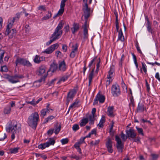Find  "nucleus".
<instances>
[{
  "label": "nucleus",
  "mask_w": 160,
  "mask_h": 160,
  "mask_svg": "<svg viewBox=\"0 0 160 160\" xmlns=\"http://www.w3.org/2000/svg\"><path fill=\"white\" fill-rule=\"evenodd\" d=\"M40 121V117L38 112H34L29 116L27 123L29 126L34 129H36L38 123Z\"/></svg>",
  "instance_id": "1"
},
{
  "label": "nucleus",
  "mask_w": 160,
  "mask_h": 160,
  "mask_svg": "<svg viewBox=\"0 0 160 160\" xmlns=\"http://www.w3.org/2000/svg\"><path fill=\"white\" fill-rule=\"evenodd\" d=\"M21 130V125L15 120H13L9 123L6 128V130L8 132H15Z\"/></svg>",
  "instance_id": "2"
},
{
  "label": "nucleus",
  "mask_w": 160,
  "mask_h": 160,
  "mask_svg": "<svg viewBox=\"0 0 160 160\" xmlns=\"http://www.w3.org/2000/svg\"><path fill=\"white\" fill-rule=\"evenodd\" d=\"M63 26V23L61 21L56 28L53 33L52 35V37H53L57 40L62 36V29Z\"/></svg>",
  "instance_id": "3"
},
{
  "label": "nucleus",
  "mask_w": 160,
  "mask_h": 160,
  "mask_svg": "<svg viewBox=\"0 0 160 160\" xmlns=\"http://www.w3.org/2000/svg\"><path fill=\"white\" fill-rule=\"evenodd\" d=\"M48 70H47L46 68L45 65L40 66L37 72V74L38 76H41V78L44 81L48 75Z\"/></svg>",
  "instance_id": "4"
},
{
  "label": "nucleus",
  "mask_w": 160,
  "mask_h": 160,
  "mask_svg": "<svg viewBox=\"0 0 160 160\" xmlns=\"http://www.w3.org/2000/svg\"><path fill=\"white\" fill-rule=\"evenodd\" d=\"M55 142V140L53 138H50L48 141L46 142L41 144L38 146V148L39 149H43L49 147L50 145H53Z\"/></svg>",
  "instance_id": "5"
},
{
  "label": "nucleus",
  "mask_w": 160,
  "mask_h": 160,
  "mask_svg": "<svg viewBox=\"0 0 160 160\" xmlns=\"http://www.w3.org/2000/svg\"><path fill=\"white\" fill-rule=\"evenodd\" d=\"M119 86L117 84L113 85L111 88V93L114 97H117L120 94Z\"/></svg>",
  "instance_id": "6"
},
{
  "label": "nucleus",
  "mask_w": 160,
  "mask_h": 160,
  "mask_svg": "<svg viewBox=\"0 0 160 160\" xmlns=\"http://www.w3.org/2000/svg\"><path fill=\"white\" fill-rule=\"evenodd\" d=\"M59 46L58 44L57 43L54 44L47 48L42 51V53L50 54L51 53L55 50L57 49Z\"/></svg>",
  "instance_id": "7"
},
{
  "label": "nucleus",
  "mask_w": 160,
  "mask_h": 160,
  "mask_svg": "<svg viewBox=\"0 0 160 160\" xmlns=\"http://www.w3.org/2000/svg\"><path fill=\"white\" fill-rule=\"evenodd\" d=\"M15 63L16 66H17L18 64H22L28 67H30L32 66L31 64L29 61L20 58H17L16 61Z\"/></svg>",
  "instance_id": "8"
},
{
  "label": "nucleus",
  "mask_w": 160,
  "mask_h": 160,
  "mask_svg": "<svg viewBox=\"0 0 160 160\" xmlns=\"http://www.w3.org/2000/svg\"><path fill=\"white\" fill-rule=\"evenodd\" d=\"M105 97L99 93H98L96 96L95 98L94 99L93 104L96 105L98 103L99 101L100 103H103L105 101Z\"/></svg>",
  "instance_id": "9"
},
{
  "label": "nucleus",
  "mask_w": 160,
  "mask_h": 160,
  "mask_svg": "<svg viewBox=\"0 0 160 160\" xmlns=\"http://www.w3.org/2000/svg\"><path fill=\"white\" fill-rule=\"evenodd\" d=\"M16 17H14L12 18H10L9 19L8 21V24L7 26V29L5 32V34L6 35H8L9 34V30L12 28V27L14 21Z\"/></svg>",
  "instance_id": "10"
},
{
  "label": "nucleus",
  "mask_w": 160,
  "mask_h": 160,
  "mask_svg": "<svg viewBox=\"0 0 160 160\" xmlns=\"http://www.w3.org/2000/svg\"><path fill=\"white\" fill-rule=\"evenodd\" d=\"M115 140L117 142V147L119 152H122L123 148V143L122 142L121 139L118 136L115 137Z\"/></svg>",
  "instance_id": "11"
},
{
  "label": "nucleus",
  "mask_w": 160,
  "mask_h": 160,
  "mask_svg": "<svg viewBox=\"0 0 160 160\" xmlns=\"http://www.w3.org/2000/svg\"><path fill=\"white\" fill-rule=\"evenodd\" d=\"M114 72V70L112 68H111L108 72V74L107 75V78L108 80H107L106 82V86L109 85L110 83L112 81V78L113 76V72Z\"/></svg>",
  "instance_id": "12"
},
{
  "label": "nucleus",
  "mask_w": 160,
  "mask_h": 160,
  "mask_svg": "<svg viewBox=\"0 0 160 160\" xmlns=\"http://www.w3.org/2000/svg\"><path fill=\"white\" fill-rule=\"evenodd\" d=\"M76 93V92L74 89L70 90L68 92L67 96V104H68L71 100H72Z\"/></svg>",
  "instance_id": "13"
},
{
  "label": "nucleus",
  "mask_w": 160,
  "mask_h": 160,
  "mask_svg": "<svg viewBox=\"0 0 160 160\" xmlns=\"http://www.w3.org/2000/svg\"><path fill=\"white\" fill-rule=\"evenodd\" d=\"M107 141L106 143V146L108 152L112 153L113 152L112 147V141L110 138H107Z\"/></svg>",
  "instance_id": "14"
},
{
  "label": "nucleus",
  "mask_w": 160,
  "mask_h": 160,
  "mask_svg": "<svg viewBox=\"0 0 160 160\" xmlns=\"http://www.w3.org/2000/svg\"><path fill=\"white\" fill-rule=\"evenodd\" d=\"M126 132L127 136L129 138H134L137 135L135 130L132 128L126 130Z\"/></svg>",
  "instance_id": "15"
},
{
  "label": "nucleus",
  "mask_w": 160,
  "mask_h": 160,
  "mask_svg": "<svg viewBox=\"0 0 160 160\" xmlns=\"http://www.w3.org/2000/svg\"><path fill=\"white\" fill-rule=\"evenodd\" d=\"M50 110H52L51 109H50L49 107V105L47 106L46 108L42 109L41 111V116L44 117L46 115L47 113H48L50 112Z\"/></svg>",
  "instance_id": "16"
},
{
  "label": "nucleus",
  "mask_w": 160,
  "mask_h": 160,
  "mask_svg": "<svg viewBox=\"0 0 160 160\" xmlns=\"http://www.w3.org/2000/svg\"><path fill=\"white\" fill-rule=\"evenodd\" d=\"M45 59V58L43 56L40 57L39 56L36 55L34 59V62L37 63H39L41 61Z\"/></svg>",
  "instance_id": "17"
},
{
  "label": "nucleus",
  "mask_w": 160,
  "mask_h": 160,
  "mask_svg": "<svg viewBox=\"0 0 160 160\" xmlns=\"http://www.w3.org/2000/svg\"><path fill=\"white\" fill-rule=\"evenodd\" d=\"M59 68L61 71H64L66 70L67 68L65 62L64 60L59 62Z\"/></svg>",
  "instance_id": "18"
},
{
  "label": "nucleus",
  "mask_w": 160,
  "mask_h": 160,
  "mask_svg": "<svg viewBox=\"0 0 160 160\" xmlns=\"http://www.w3.org/2000/svg\"><path fill=\"white\" fill-rule=\"evenodd\" d=\"M80 106V100L78 99H76L75 101L69 106V108H77Z\"/></svg>",
  "instance_id": "19"
},
{
  "label": "nucleus",
  "mask_w": 160,
  "mask_h": 160,
  "mask_svg": "<svg viewBox=\"0 0 160 160\" xmlns=\"http://www.w3.org/2000/svg\"><path fill=\"white\" fill-rule=\"evenodd\" d=\"M146 108L144 105L142 103H139L137 109V111L138 112H142L145 110Z\"/></svg>",
  "instance_id": "20"
},
{
  "label": "nucleus",
  "mask_w": 160,
  "mask_h": 160,
  "mask_svg": "<svg viewBox=\"0 0 160 160\" xmlns=\"http://www.w3.org/2000/svg\"><path fill=\"white\" fill-rule=\"evenodd\" d=\"M8 81L12 83H16L20 82V81L17 79L15 75L13 76H10L8 78Z\"/></svg>",
  "instance_id": "21"
},
{
  "label": "nucleus",
  "mask_w": 160,
  "mask_h": 160,
  "mask_svg": "<svg viewBox=\"0 0 160 160\" xmlns=\"http://www.w3.org/2000/svg\"><path fill=\"white\" fill-rule=\"evenodd\" d=\"M87 22L86 21L85 22L84 24L83 25V28H84L83 34L84 35V38H87L88 36V30L87 28Z\"/></svg>",
  "instance_id": "22"
},
{
  "label": "nucleus",
  "mask_w": 160,
  "mask_h": 160,
  "mask_svg": "<svg viewBox=\"0 0 160 160\" xmlns=\"http://www.w3.org/2000/svg\"><path fill=\"white\" fill-rule=\"evenodd\" d=\"M94 68H93L91 72L89 74L88 79H89V82H88V86H90L91 83L92 82V78L94 77Z\"/></svg>",
  "instance_id": "23"
},
{
  "label": "nucleus",
  "mask_w": 160,
  "mask_h": 160,
  "mask_svg": "<svg viewBox=\"0 0 160 160\" xmlns=\"http://www.w3.org/2000/svg\"><path fill=\"white\" fill-rule=\"evenodd\" d=\"M79 25L78 23H74L73 25V27L71 28L72 33L74 34L79 29Z\"/></svg>",
  "instance_id": "24"
},
{
  "label": "nucleus",
  "mask_w": 160,
  "mask_h": 160,
  "mask_svg": "<svg viewBox=\"0 0 160 160\" xmlns=\"http://www.w3.org/2000/svg\"><path fill=\"white\" fill-rule=\"evenodd\" d=\"M113 109L114 107L113 106L108 107L107 114L109 116L111 117L113 116Z\"/></svg>",
  "instance_id": "25"
},
{
  "label": "nucleus",
  "mask_w": 160,
  "mask_h": 160,
  "mask_svg": "<svg viewBox=\"0 0 160 160\" xmlns=\"http://www.w3.org/2000/svg\"><path fill=\"white\" fill-rule=\"evenodd\" d=\"M69 76L68 75H65L62 77L57 82L58 84H60L62 82H64L67 80Z\"/></svg>",
  "instance_id": "26"
},
{
  "label": "nucleus",
  "mask_w": 160,
  "mask_h": 160,
  "mask_svg": "<svg viewBox=\"0 0 160 160\" xmlns=\"http://www.w3.org/2000/svg\"><path fill=\"white\" fill-rule=\"evenodd\" d=\"M118 40H120L122 42H123L124 40V38L121 29L118 32Z\"/></svg>",
  "instance_id": "27"
},
{
  "label": "nucleus",
  "mask_w": 160,
  "mask_h": 160,
  "mask_svg": "<svg viewBox=\"0 0 160 160\" xmlns=\"http://www.w3.org/2000/svg\"><path fill=\"white\" fill-rule=\"evenodd\" d=\"M84 140L85 138H83V137H81L79 141L75 144L74 146L80 147L81 144L85 142Z\"/></svg>",
  "instance_id": "28"
},
{
  "label": "nucleus",
  "mask_w": 160,
  "mask_h": 160,
  "mask_svg": "<svg viewBox=\"0 0 160 160\" xmlns=\"http://www.w3.org/2000/svg\"><path fill=\"white\" fill-rule=\"evenodd\" d=\"M105 122V117L104 116H102L101 119H100L99 123L98 125V126L99 128H102L103 126V124Z\"/></svg>",
  "instance_id": "29"
},
{
  "label": "nucleus",
  "mask_w": 160,
  "mask_h": 160,
  "mask_svg": "<svg viewBox=\"0 0 160 160\" xmlns=\"http://www.w3.org/2000/svg\"><path fill=\"white\" fill-rule=\"evenodd\" d=\"M16 30L14 29H12L10 31L9 30V34L8 35H9V38H12L13 37L15 36L16 34Z\"/></svg>",
  "instance_id": "30"
},
{
  "label": "nucleus",
  "mask_w": 160,
  "mask_h": 160,
  "mask_svg": "<svg viewBox=\"0 0 160 160\" xmlns=\"http://www.w3.org/2000/svg\"><path fill=\"white\" fill-rule=\"evenodd\" d=\"M88 118H83L81 120L80 125L81 127L84 126L88 122Z\"/></svg>",
  "instance_id": "31"
},
{
  "label": "nucleus",
  "mask_w": 160,
  "mask_h": 160,
  "mask_svg": "<svg viewBox=\"0 0 160 160\" xmlns=\"http://www.w3.org/2000/svg\"><path fill=\"white\" fill-rule=\"evenodd\" d=\"M42 81L44 82L43 79L42 78H41L38 80L35 81L33 83V86L36 87H39L41 85V83Z\"/></svg>",
  "instance_id": "32"
},
{
  "label": "nucleus",
  "mask_w": 160,
  "mask_h": 160,
  "mask_svg": "<svg viewBox=\"0 0 160 160\" xmlns=\"http://www.w3.org/2000/svg\"><path fill=\"white\" fill-rule=\"evenodd\" d=\"M52 16V14L50 12H48V13L45 16L43 17L42 18V21L48 20Z\"/></svg>",
  "instance_id": "33"
},
{
  "label": "nucleus",
  "mask_w": 160,
  "mask_h": 160,
  "mask_svg": "<svg viewBox=\"0 0 160 160\" xmlns=\"http://www.w3.org/2000/svg\"><path fill=\"white\" fill-rule=\"evenodd\" d=\"M4 51L0 49V63L2 64L3 62V58L4 54Z\"/></svg>",
  "instance_id": "34"
},
{
  "label": "nucleus",
  "mask_w": 160,
  "mask_h": 160,
  "mask_svg": "<svg viewBox=\"0 0 160 160\" xmlns=\"http://www.w3.org/2000/svg\"><path fill=\"white\" fill-rule=\"evenodd\" d=\"M95 115H90L89 117V124L90 125H93L94 123V121L95 120Z\"/></svg>",
  "instance_id": "35"
},
{
  "label": "nucleus",
  "mask_w": 160,
  "mask_h": 160,
  "mask_svg": "<svg viewBox=\"0 0 160 160\" xmlns=\"http://www.w3.org/2000/svg\"><path fill=\"white\" fill-rule=\"evenodd\" d=\"M90 9H85L84 11V16L86 19L88 18L90 16Z\"/></svg>",
  "instance_id": "36"
},
{
  "label": "nucleus",
  "mask_w": 160,
  "mask_h": 160,
  "mask_svg": "<svg viewBox=\"0 0 160 160\" xmlns=\"http://www.w3.org/2000/svg\"><path fill=\"white\" fill-rule=\"evenodd\" d=\"M55 117L53 116H48L45 119L44 121V123H47L48 122H49L51 120H52Z\"/></svg>",
  "instance_id": "37"
},
{
  "label": "nucleus",
  "mask_w": 160,
  "mask_h": 160,
  "mask_svg": "<svg viewBox=\"0 0 160 160\" xmlns=\"http://www.w3.org/2000/svg\"><path fill=\"white\" fill-rule=\"evenodd\" d=\"M97 58V57H95L89 63L88 65V66L89 68H91V66L92 65H94V67L93 68H95V63H94V62L96 61Z\"/></svg>",
  "instance_id": "38"
},
{
  "label": "nucleus",
  "mask_w": 160,
  "mask_h": 160,
  "mask_svg": "<svg viewBox=\"0 0 160 160\" xmlns=\"http://www.w3.org/2000/svg\"><path fill=\"white\" fill-rule=\"evenodd\" d=\"M57 68V65L54 63H53L51 65L50 70L53 72L56 70Z\"/></svg>",
  "instance_id": "39"
},
{
  "label": "nucleus",
  "mask_w": 160,
  "mask_h": 160,
  "mask_svg": "<svg viewBox=\"0 0 160 160\" xmlns=\"http://www.w3.org/2000/svg\"><path fill=\"white\" fill-rule=\"evenodd\" d=\"M50 40L46 43V45L47 46L49 45L53 41L57 40L53 37H52V36H51V37L50 38Z\"/></svg>",
  "instance_id": "40"
},
{
  "label": "nucleus",
  "mask_w": 160,
  "mask_h": 160,
  "mask_svg": "<svg viewBox=\"0 0 160 160\" xmlns=\"http://www.w3.org/2000/svg\"><path fill=\"white\" fill-rule=\"evenodd\" d=\"M19 148L16 147L14 148H11L10 149V152L11 153H15L18 152Z\"/></svg>",
  "instance_id": "41"
},
{
  "label": "nucleus",
  "mask_w": 160,
  "mask_h": 160,
  "mask_svg": "<svg viewBox=\"0 0 160 160\" xmlns=\"http://www.w3.org/2000/svg\"><path fill=\"white\" fill-rule=\"evenodd\" d=\"M11 108L9 107L8 106L6 107L4 110V113L6 114H8L10 113L11 111Z\"/></svg>",
  "instance_id": "42"
},
{
  "label": "nucleus",
  "mask_w": 160,
  "mask_h": 160,
  "mask_svg": "<svg viewBox=\"0 0 160 160\" xmlns=\"http://www.w3.org/2000/svg\"><path fill=\"white\" fill-rule=\"evenodd\" d=\"M61 126L60 125L55 126L54 132L56 134H58L61 130Z\"/></svg>",
  "instance_id": "43"
},
{
  "label": "nucleus",
  "mask_w": 160,
  "mask_h": 160,
  "mask_svg": "<svg viewBox=\"0 0 160 160\" xmlns=\"http://www.w3.org/2000/svg\"><path fill=\"white\" fill-rule=\"evenodd\" d=\"M55 55L58 58H61L63 57L62 53L59 51H57L55 52Z\"/></svg>",
  "instance_id": "44"
},
{
  "label": "nucleus",
  "mask_w": 160,
  "mask_h": 160,
  "mask_svg": "<svg viewBox=\"0 0 160 160\" xmlns=\"http://www.w3.org/2000/svg\"><path fill=\"white\" fill-rule=\"evenodd\" d=\"M147 28L148 31L150 32H152V29L150 22L148 19H147Z\"/></svg>",
  "instance_id": "45"
},
{
  "label": "nucleus",
  "mask_w": 160,
  "mask_h": 160,
  "mask_svg": "<svg viewBox=\"0 0 160 160\" xmlns=\"http://www.w3.org/2000/svg\"><path fill=\"white\" fill-rule=\"evenodd\" d=\"M136 128L139 134H140V135L142 136H144V133L143 132V130L142 128H139L138 127V126H136Z\"/></svg>",
  "instance_id": "46"
},
{
  "label": "nucleus",
  "mask_w": 160,
  "mask_h": 160,
  "mask_svg": "<svg viewBox=\"0 0 160 160\" xmlns=\"http://www.w3.org/2000/svg\"><path fill=\"white\" fill-rule=\"evenodd\" d=\"M72 51L77 52L78 51V45L77 43H75L72 46Z\"/></svg>",
  "instance_id": "47"
},
{
  "label": "nucleus",
  "mask_w": 160,
  "mask_h": 160,
  "mask_svg": "<svg viewBox=\"0 0 160 160\" xmlns=\"http://www.w3.org/2000/svg\"><path fill=\"white\" fill-rule=\"evenodd\" d=\"M64 6L62 7V6H60V8L58 11L57 14H58V15H61L64 12Z\"/></svg>",
  "instance_id": "48"
},
{
  "label": "nucleus",
  "mask_w": 160,
  "mask_h": 160,
  "mask_svg": "<svg viewBox=\"0 0 160 160\" xmlns=\"http://www.w3.org/2000/svg\"><path fill=\"white\" fill-rule=\"evenodd\" d=\"M7 138V135L5 133H1L0 134V141H3Z\"/></svg>",
  "instance_id": "49"
},
{
  "label": "nucleus",
  "mask_w": 160,
  "mask_h": 160,
  "mask_svg": "<svg viewBox=\"0 0 160 160\" xmlns=\"http://www.w3.org/2000/svg\"><path fill=\"white\" fill-rule=\"evenodd\" d=\"M69 140L68 138H65L62 139L60 140L62 144L64 145L67 143L68 142Z\"/></svg>",
  "instance_id": "50"
},
{
  "label": "nucleus",
  "mask_w": 160,
  "mask_h": 160,
  "mask_svg": "<svg viewBox=\"0 0 160 160\" xmlns=\"http://www.w3.org/2000/svg\"><path fill=\"white\" fill-rule=\"evenodd\" d=\"M79 129V126L77 124H75L72 126V129L75 132L78 130Z\"/></svg>",
  "instance_id": "51"
},
{
  "label": "nucleus",
  "mask_w": 160,
  "mask_h": 160,
  "mask_svg": "<svg viewBox=\"0 0 160 160\" xmlns=\"http://www.w3.org/2000/svg\"><path fill=\"white\" fill-rule=\"evenodd\" d=\"M121 137L123 141H125L127 138V136L125 135L122 132L121 133Z\"/></svg>",
  "instance_id": "52"
},
{
  "label": "nucleus",
  "mask_w": 160,
  "mask_h": 160,
  "mask_svg": "<svg viewBox=\"0 0 160 160\" xmlns=\"http://www.w3.org/2000/svg\"><path fill=\"white\" fill-rule=\"evenodd\" d=\"M142 68L145 73L147 72V66L146 64L144 62L142 63Z\"/></svg>",
  "instance_id": "53"
},
{
  "label": "nucleus",
  "mask_w": 160,
  "mask_h": 160,
  "mask_svg": "<svg viewBox=\"0 0 160 160\" xmlns=\"http://www.w3.org/2000/svg\"><path fill=\"white\" fill-rule=\"evenodd\" d=\"M8 71V68L6 66L1 67V71L2 72H6Z\"/></svg>",
  "instance_id": "54"
},
{
  "label": "nucleus",
  "mask_w": 160,
  "mask_h": 160,
  "mask_svg": "<svg viewBox=\"0 0 160 160\" xmlns=\"http://www.w3.org/2000/svg\"><path fill=\"white\" fill-rule=\"evenodd\" d=\"M27 103L28 104H30L32 105H35L36 104L35 99H33L31 101L27 102Z\"/></svg>",
  "instance_id": "55"
},
{
  "label": "nucleus",
  "mask_w": 160,
  "mask_h": 160,
  "mask_svg": "<svg viewBox=\"0 0 160 160\" xmlns=\"http://www.w3.org/2000/svg\"><path fill=\"white\" fill-rule=\"evenodd\" d=\"M97 62V69H98L99 67V63L100 62V58H97V60L96 61Z\"/></svg>",
  "instance_id": "56"
},
{
  "label": "nucleus",
  "mask_w": 160,
  "mask_h": 160,
  "mask_svg": "<svg viewBox=\"0 0 160 160\" xmlns=\"http://www.w3.org/2000/svg\"><path fill=\"white\" fill-rule=\"evenodd\" d=\"M2 24L3 19L1 17H0V31L2 28Z\"/></svg>",
  "instance_id": "57"
},
{
  "label": "nucleus",
  "mask_w": 160,
  "mask_h": 160,
  "mask_svg": "<svg viewBox=\"0 0 160 160\" xmlns=\"http://www.w3.org/2000/svg\"><path fill=\"white\" fill-rule=\"evenodd\" d=\"M62 49L64 52H66L67 50V45L65 44H63L62 46Z\"/></svg>",
  "instance_id": "58"
},
{
  "label": "nucleus",
  "mask_w": 160,
  "mask_h": 160,
  "mask_svg": "<svg viewBox=\"0 0 160 160\" xmlns=\"http://www.w3.org/2000/svg\"><path fill=\"white\" fill-rule=\"evenodd\" d=\"M76 52H74V51H72L71 53L70 54V57L72 58H74L75 56Z\"/></svg>",
  "instance_id": "59"
},
{
  "label": "nucleus",
  "mask_w": 160,
  "mask_h": 160,
  "mask_svg": "<svg viewBox=\"0 0 160 160\" xmlns=\"http://www.w3.org/2000/svg\"><path fill=\"white\" fill-rule=\"evenodd\" d=\"M53 131L54 129H50L48 131L47 133L48 135L50 136L53 133Z\"/></svg>",
  "instance_id": "60"
},
{
  "label": "nucleus",
  "mask_w": 160,
  "mask_h": 160,
  "mask_svg": "<svg viewBox=\"0 0 160 160\" xmlns=\"http://www.w3.org/2000/svg\"><path fill=\"white\" fill-rule=\"evenodd\" d=\"M100 142V140L98 139L97 140H96L95 141V142H94L93 141L91 142V143L93 145H96L98 144Z\"/></svg>",
  "instance_id": "61"
},
{
  "label": "nucleus",
  "mask_w": 160,
  "mask_h": 160,
  "mask_svg": "<svg viewBox=\"0 0 160 160\" xmlns=\"http://www.w3.org/2000/svg\"><path fill=\"white\" fill-rule=\"evenodd\" d=\"M16 76V77L17 79H21L24 78V77L22 75H15Z\"/></svg>",
  "instance_id": "62"
},
{
  "label": "nucleus",
  "mask_w": 160,
  "mask_h": 160,
  "mask_svg": "<svg viewBox=\"0 0 160 160\" xmlns=\"http://www.w3.org/2000/svg\"><path fill=\"white\" fill-rule=\"evenodd\" d=\"M64 29L65 30V32H68V31H69V25H67L66 26H65L64 27Z\"/></svg>",
  "instance_id": "63"
},
{
  "label": "nucleus",
  "mask_w": 160,
  "mask_h": 160,
  "mask_svg": "<svg viewBox=\"0 0 160 160\" xmlns=\"http://www.w3.org/2000/svg\"><path fill=\"white\" fill-rule=\"evenodd\" d=\"M155 77L159 81H160V78L159 77V75L158 72L156 73L155 76Z\"/></svg>",
  "instance_id": "64"
}]
</instances>
